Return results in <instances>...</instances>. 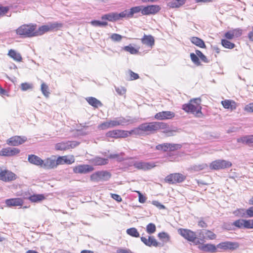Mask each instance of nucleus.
<instances>
[{"instance_id":"1","label":"nucleus","mask_w":253,"mask_h":253,"mask_svg":"<svg viewBox=\"0 0 253 253\" xmlns=\"http://www.w3.org/2000/svg\"><path fill=\"white\" fill-rule=\"evenodd\" d=\"M157 129H160L166 136H173L179 132L176 127H134L129 131L121 129L110 131L106 133V136L112 138L126 137L128 135L141 136L148 135Z\"/></svg>"},{"instance_id":"2","label":"nucleus","mask_w":253,"mask_h":253,"mask_svg":"<svg viewBox=\"0 0 253 253\" xmlns=\"http://www.w3.org/2000/svg\"><path fill=\"white\" fill-rule=\"evenodd\" d=\"M201 100L200 98L191 99L188 103L182 105V109L185 112L200 117L202 116L201 106Z\"/></svg>"},{"instance_id":"3","label":"nucleus","mask_w":253,"mask_h":253,"mask_svg":"<svg viewBox=\"0 0 253 253\" xmlns=\"http://www.w3.org/2000/svg\"><path fill=\"white\" fill-rule=\"evenodd\" d=\"M178 233L184 238L192 242L196 245L201 243L199 238L197 237L196 233L189 229L180 228L178 230Z\"/></svg>"},{"instance_id":"4","label":"nucleus","mask_w":253,"mask_h":253,"mask_svg":"<svg viewBox=\"0 0 253 253\" xmlns=\"http://www.w3.org/2000/svg\"><path fill=\"white\" fill-rule=\"evenodd\" d=\"M36 26L23 25L20 26L16 30V34L21 36L32 37L35 36Z\"/></svg>"},{"instance_id":"5","label":"nucleus","mask_w":253,"mask_h":253,"mask_svg":"<svg viewBox=\"0 0 253 253\" xmlns=\"http://www.w3.org/2000/svg\"><path fill=\"white\" fill-rule=\"evenodd\" d=\"M232 166V163L230 161L224 160H217L212 162L210 165L211 169L219 170L229 168Z\"/></svg>"},{"instance_id":"6","label":"nucleus","mask_w":253,"mask_h":253,"mask_svg":"<svg viewBox=\"0 0 253 253\" xmlns=\"http://www.w3.org/2000/svg\"><path fill=\"white\" fill-rule=\"evenodd\" d=\"M80 143L73 141H65L57 143L55 145V149L57 151H66L70 149H73L79 145Z\"/></svg>"},{"instance_id":"7","label":"nucleus","mask_w":253,"mask_h":253,"mask_svg":"<svg viewBox=\"0 0 253 253\" xmlns=\"http://www.w3.org/2000/svg\"><path fill=\"white\" fill-rule=\"evenodd\" d=\"M111 177V174L107 171L96 172L90 176V179L93 181L99 182L108 180Z\"/></svg>"},{"instance_id":"8","label":"nucleus","mask_w":253,"mask_h":253,"mask_svg":"<svg viewBox=\"0 0 253 253\" xmlns=\"http://www.w3.org/2000/svg\"><path fill=\"white\" fill-rule=\"evenodd\" d=\"M125 18L123 11L120 13L110 12L101 16L103 20H107L110 22H115Z\"/></svg>"},{"instance_id":"9","label":"nucleus","mask_w":253,"mask_h":253,"mask_svg":"<svg viewBox=\"0 0 253 253\" xmlns=\"http://www.w3.org/2000/svg\"><path fill=\"white\" fill-rule=\"evenodd\" d=\"M185 176L179 173L170 174L165 178V181L170 184L180 183L185 179Z\"/></svg>"},{"instance_id":"10","label":"nucleus","mask_w":253,"mask_h":253,"mask_svg":"<svg viewBox=\"0 0 253 253\" xmlns=\"http://www.w3.org/2000/svg\"><path fill=\"white\" fill-rule=\"evenodd\" d=\"M127 121L124 118H116L113 120L107 121L101 124L99 126H117L127 125Z\"/></svg>"},{"instance_id":"11","label":"nucleus","mask_w":253,"mask_h":253,"mask_svg":"<svg viewBox=\"0 0 253 253\" xmlns=\"http://www.w3.org/2000/svg\"><path fill=\"white\" fill-rule=\"evenodd\" d=\"M16 175L8 170H1L0 171V180L4 182H10L16 179Z\"/></svg>"},{"instance_id":"12","label":"nucleus","mask_w":253,"mask_h":253,"mask_svg":"<svg viewBox=\"0 0 253 253\" xmlns=\"http://www.w3.org/2000/svg\"><path fill=\"white\" fill-rule=\"evenodd\" d=\"M200 237V241L204 242L205 240H214L216 238V235L212 231L209 230H200L198 234Z\"/></svg>"},{"instance_id":"13","label":"nucleus","mask_w":253,"mask_h":253,"mask_svg":"<svg viewBox=\"0 0 253 253\" xmlns=\"http://www.w3.org/2000/svg\"><path fill=\"white\" fill-rule=\"evenodd\" d=\"M143 10V6H136L131 7L128 9H126L123 11L125 18L130 19L133 17L135 14H137L140 12L142 13Z\"/></svg>"},{"instance_id":"14","label":"nucleus","mask_w":253,"mask_h":253,"mask_svg":"<svg viewBox=\"0 0 253 253\" xmlns=\"http://www.w3.org/2000/svg\"><path fill=\"white\" fill-rule=\"evenodd\" d=\"M239 244L237 242L226 241L217 245V248L224 250H234L238 248Z\"/></svg>"},{"instance_id":"15","label":"nucleus","mask_w":253,"mask_h":253,"mask_svg":"<svg viewBox=\"0 0 253 253\" xmlns=\"http://www.w3.org/2000/svg\"><path fill=\"white\" fill-rule=\"evenodd\" d=\"M133 166L135 168L143 170H149L156 167V165L153 162H145L142 161L135 162Z\"/></svg>"},{"instance_id":"16","label":"nucleus","mask_w":253,"mask_h":253,"mask_svg":"<svg viewBox=\"0 0 253 253\" xmlns=\"http://www.w3.org/2000/svg\"><path fill=\"white\" fill-rule=\"evenodd\" d=\"M26 140L27 138L25 136H14L8 139L6 143L9 145L15 146L23 143Z\"/></svg>"},{"instance_id":"17","label":"nucleus","mask_w":253,"mask_h":253,"mask_svg":"<svg viewBox=\"0 0 253 253\" xmlns=\"http://www.w3.org/2000/svg\"><path fill=\"white\" fill-rule=\"evenodd\" d=\"M161 9V7L157 5H151L147 6H143V10L142 14L147 15L150 14H155L158 13Z\"/></svg>"},{"instance_id":"18","label":"nucleus","mask_w":253,"mask_h":253,"mask_svg":"<svg viewBox=\"0 0 253 253\" xmlns=\"http://www.w3.org/2000/svg\"><path fill=\"white\" fill-rule=\"evenodd\" d=\"M93 169V168L88 165H80L73 168V171L76 173H87Z\"/></svg>"},{"instance_id":"19","label":"nucleus","mask_w":253,"mask_h":253,"mask_svg":"<svg viewBox=\"0 0 253 253\" xmlns=\"http://www.w3.org/2000/svg\"><path fill=\"white\" fill-rule=\"evenodd\" d=\"M20 151V150L16 148L7 147L3 148L0 151V156H12L19 154Z\"/></svg>"},{"instance_id":"20","label":"nucleus","mask_w":253,"mask_h":253,"mask_svg":"<svg viewBox=\"0 0 253 253\" xmlns=\"http://www.w3.org/2000/svg\"><path fill=\"white\" fill-rule=\"evenodd\" d=\"M140 239L141 241L146 246H147L148 247L153 246L155 247H157L158 246H163L161 243L157 241L156 239L153 236H149L148 239H147L145 237H141Z\"/></svg>"},{"instance_id":"21","label":"nucleus","mask_w":253,"mask_h":253,"mask_svg":"<svg viewBox=\"0 0 253 253\" xmlns=\"http://www.w3.org/2000/svg\"><path fill=\"white\" fill-rule=\"evenodd\" d=\"M75 162V159L73 156L69 158L67 156H59L56 159V164L57 166L64 164L70 165Z\"/></svg>"},{"instance_id":"22","label":"nucleus","mask_w":253,"mask_h":253,"mask_svg":"<svg viewBox=\"0 0 253 253\" xmlns=\"http://www.w3.org/2000/svg\"><path fill=\"white\" fill-rule=\"evenodd\" d=\"M201 245L198 247L200 250L203 252L210 253H215L217 252V246H215L214 245L211 244H203L204 242L201 241Z\"/></svg>"},{"instance_id":"23","label":"nucleus","mask_w":253,"mask_h":253,"mask_svg":"<svg viewBox=\"0 0 253 253\" xmlns=\"http://www.w3.org/2000/svg\"><path fill=\"white\" fill-rule=\"evenodd\" d=\"M174 117V113L171 111H162L157 113L155 118L158 120L170 119Z\"/></svg>"},{"instance_id":"24","label":"nucleus","mask_w":253,"mask_h":253,"mask_svg":"<svg viewBox=\"0 0 253 253\" xmlns=\"http://www.w3.org/2000/svg\"><path fill=\"white\" fill-rule=\"evenodd\" d=\"M5 204L7 207L22 206L24 203L23 200L21 198H11L5 200Z\"/></svg>"},{"instance_id":"25","label":"nucleus","mask_w":253,"mask_h":253,"mask_svg":"<svg viewBox=\"0 0 253 253\" xmlns=\"http://www.w3.org/2000/svg\"><path fill=\"white\" fill-rule=\"evenodd\" d=\"M57 166L56 164V160L51 158H47L43 160L42 168L45 169H51L56 168Z\"/></svg>"},{"instance_id":"26","label":"nucleus","mask_w":253,"mask_h":253,"mask_svg":"<svg viewBox=\"0 0 253 253\" xmlns=\"http://www.w3.org/2000/svg\"><path fill=\"white\" fill-rule=\"evenodd\" d=\"M28 161L31 164L41 167H42L43 162V160L39 157L33 154L28 155Z\"/></svg>"},{"instance_id":"27","label":"nucleus","mask_w":253,"mask_h":253,"mask_svg":"<svg viewBox=\"0 0 253 253\" xmlns=\"http://www.w3.org/2000/svg\"><path fill=\"white\" fill-rule=\"evenodd\" d=\"M141 42L151 48L154 45L155 40L153 36L151 35H144L143 37L141 39Z\"/></svg>"},{"instance_id":"28","label":"nucleus","mask_w":253,"mask_h":253,"mask_svg":"<svg viewBox=\"0 0 253 253\" xmlns=\"http://www.w3.org/2000/svg\"><path fill=\"white\" fill-rule=\"evenodd\" d=\"M237 142L243 144L253 146V135H246L237 139Z\"/></svg>"},{"instance_id":"29","label":"nucleus","mask_w":253,"mask_h":253,"mask_svg":"<svg viewBox=\"0 0 253 253\" xmlns=\"http://www.w3.org/2000/svg\"><path fill=\"white\" fill-rule=\"evenodd\" d=\"M85 100L90 105L95 108H98L103 105L102 103L99 100L93 97H86Z\"/></svg>"},{"instance_id":"30","label":"nucleus","mask_w":253,"mask_h":253,"mask_svg":"<svg viewBox=\"0 0 253 253\" xmlns=\"http://www.w3.org/2000/svg\"><path fill=\"white\" fill-rule=\"evenodd\" d=\"M8 55L17 62H21L22 60L21 54L14 49H10Z\"/></svg>"},{"instance_id":"31","label":"nucleus","mask_w":253,"mask_h":253,"mask_svg":"<svg viewBox=\"0 0 253 253\" xmlns=\"http://www.w3.org/2000/svg\"><path fill=\"white\" fill-rule=\"evenodd\" d=\"M221 104L223 107L225 109L233 110L236 108V103L233 101L230 100H225L221 101Z\"/></svg>"},{"instance_id":"32","label":"nucleus","mask_w":253,"mask_h":253,"mask_svg":"<svg viewBox=\"0 0 253 253\" xmlns=\"http://www.w3.org/2000/svg\"><path fill=\"white\" fill-rule=\"evenodd\" d=\"M186 0H171L168 6L171 8H178L185 4Z\"/></svg>"},{"instance_id":"33","label":"nucleus","mask_w":253,"mask_h":253,"mask_svg":"<svg viewBox=\"0 0 253 253\" xmlns=\"http://www.w3.org/2000/svg\"><path fill=\"white\" fill-rule=\"evenodd\" d=\"M92 164L95 166L104 165L108 163V160L107 159H104L100 157H95L91 160Z\"/></svg>"},{"instance_id":"34","label":"nucleus","mask_w":253,"mask_h":253,"mask_svg":"<svg viewBox=\"0 0 253 253\" xmlns=\"http://www.w3.org/2000/svg\"><path fill=\"white\" fill-rule=\"evenodd\" d=\"M50 31L48 24L39 28L38 30H35V36L42 35L45 33Z\"/></svg>"},{"instance_id":"35","label":"nucleus","mask_w":253,"mask_h":253,"mask_svg":"<svg viewBox=\"0 0 253 253\" xmlns=\"http://www.w3.org/2000/svg\"><path fill=\"white\" fill-rule=\"evenodd\" d=\"M190 41L192 43L201 48L206 47V45L204 43V42L202 39L198 37H192L190 39Z\"/></svg>"},{"instance_id":"36","label":"nucleus","mask_w":253,"mask_h":253,"mask_svg":"<svg viewBox=\"0 0 253 253\" xmlns=\"http://www.w3.org/2000/svg\"><path fill=\"white\" fill-rule=\"evenodd\" d=\"M45 199L43 194H34L29 197V199L32 202H38L42 201Z\"/></svg>"},{"instance_id":"37","label":"nucleus","mask_w":253,"mask_h":253,"mask_svg":"<svg viewBox=\"0 0 253 253\" xmlns=\"http://www.w3.org/2000/svg\"><path fill=\"white\" fill-rule=\"evenodd\" d=\"M126 232L128 235L133 237L138 238L140 236V234L137 229L134 227L127 229Z\"/></svg>"},{"instance_id":"38","label":"nucleus","mask_w":253,"mask_h":253,"mask_svg":"<svg viewBox=\"0 0 253 253\" xmlns=\"http://www.w3.org/2000/svg\"><path fill=\"white\" fill-rule=\"evenodd\" d=\"M50 31L57 30L63 27V24L57 22L48 23Z\"/></svg>"},{"instance_id":"39","label":"nucleus","mask_w":253,"mask_h":253,"mask_svg":"<svg viewBox=\"0 0 253 253\" xmlns=\"http://www.w3.org/2000/svg\"><path fill=\"white\" fill-rule=\"evenodd\" d=\"M233 225L239 228H246V219H240L235 221Z\"/></svg>"},{"instance_id":"40","label":"nucleus","mask_w":253,"mask_h":253,"mask_svg":"<svg viewBox=\"0 0 253 253\" xmlns=\"http://www.w3.org/2000/svg\"><path fill=\"white\" fill-rule=\"evenodd\" d=\"M221 44L225 48L228 49H232L235 46L234 43L224 39L221 40Z\"/></svg>"},{"instance_id":"41","label":"nucleus","mask_w":253,"mask_h":253,"mask_svg":"<svg viewBox=\"0 0 253 253\" xmlns=\"http://www.w3.org/2000/svg\"><path fill=\"white\" fill-rule=\"evenodd\" d=\"M158 237L160 239L166 243L168 242L170 239L169 235L166 232L159 233L158 235Z\"/></svg>"},{"instance_id":"42","label":"nucleus","mask_w":253,"mask_h":253,"mask_svg":"<svg viewBox=\"0 0 253 253\" xmlns=\"http://www.w3.org/2000/svg\"><path fill=\"white\" fill-rule=\"evenodd\" d=\"M85 127L82 128L81 129H74L73 131V134L72 135L74 137H79L82 135L86 134V132L84 129Z\"/></svg>"},{"instance_id":"43","label":"nucleus","mask_w":253,"mask_h":253,"mask_svg":"<svg viewBox=\"0 0 253 253\" xmlns=\"http://www.w3.org/2000/svg\"><path fill=\"white\" fill-rule=\"evenodd\" d=\"M90 24L95 27H104L108 25V22L104 21L92 20L90 22Z\"/></svg>"},{"instance_id":"44","label":"nucleus","mask_w":253,"mask_h":253,"mask_svg":"<svg viewBox=\"0 0 253 253\" xmlns=\"http://www.w3.org/2000/svg\"><path fill=\"white\" fill-rule=\"evenodd\" d=\"M41 91L42 93V94L44 95V96L46 97H48L49 96V92L48 91V85L45 84V83H43L41 84Z\"/></svg>"},{"instance_id":"45","label":"nucleus","mask_w":253,"mask_h":253,"mask_svg":"<svg viewBox=\"0 0 253 253\" xmlns=\"http://www.w3.org/2000/svg\"><path fill=\"white\" fill-rule=\"evenodd\" d=\"M156 227L154 223H149L146 226V231L149 234H152L155 232Z\"/></svg>"},{"instance_id":"46","label":"nucleus","mask_w":253,"mask_h":253,"mask_svg":"<svg viewBox=\"0 0 253 253\" xmlns=\"http://www.w3.org/2000/svg\"><path fill=\"white\" fill-rule=\"evenodd\" d=\"M234 213L239 217H246V210L244 209H238L234 212Z\"/></svg>"},{"instance_id":"47","label":"nucleus","mask_w":253,"mask_h":253,"mask_svg":"<svg viewBox=\"0 0 253 253\" xmlns=\"http://www.w3.org/2000/svg\"><path fill=\"white\" fill-rule=\"evenodd\" d=\"M124 50L132 54H135L138 52V50L131 45L125 46Z\"/></svg>"},{"instance_id":"48","label":"nucleus","mask_w":253,"mask_h":253,"mask_svg":"<svg viewBox=\"0 0 253 253\" xmlns=\"http://www.w3.org/2000/svg\"><path fill=\"white\" fill-rule=\"evenodd\" d=\"M169 144L168 143L159 144L156 146V149L159 151L166 152L168 150Z\"/></svg>"},{"instance_id":"49","label":"nucleus","mask_w":253,"mask_h":253,"mask_svg":"<svg viewBox=\"0 0 253 253\" xmlns=\"http://www.w3.org/2000/svg\"><path fill=\"white\" fill-rule=\"evenodd\" d=\"M127 74L129 77V78L128 80L130 81L136 80L138 79L139 77L138 74L133 72V71L130 70L127 72Z\"/></svg>"},{"instance_id":"50","label":"nucleus","mask_w":253,"mask_h":253,"mask_svg":"<svg viewBox=\"0 0 253 253\" xmlns=\"http://www.w3.org/2000/svg\"><path fill=\"white\" fill-rule=\"evenodd\" d=\"M190 57L192 61V62L197 65H200V62L199 59V57H198L197 55L194 53H191L190 54Z\"/></svg>"},{"instance_id":"51","label":"nucleus","mask_w":253,"mask_h":253,"mask_svg":"<svg viewBox=\"0 0 253 253\" xmlns=\"http://www.w3.org/2000/svg\"><path fill=\"white\" fill-rule=\"evenodd\" d=\"M33 86L31 84L24 83L21 84V88L23 91H26L29 89H32Z\"/></svg>"},{"instance_id":"52","label":"nucleus","mask_w":253,"mask_h":253,"mask_svg":"<svg viewBox=\"0 0 253 253\" xmlns=\"http://www.w3.org/2000/svg\"><path fill=\"white\" fill-rule=\"evenodd\" d=\"M196 53L198 57L200 58L202 61L205 63L208 62V60L206 56L204 54H203V53L201 51L199 50H196Z\"/></svg>"},{"instance_id":"53","label":"nucleus","mask_w":253,"mask_h":253,"mask_svg":"<svg viewBox=\"0 0 253 253\" xmlns=\"http://www.w3.org/2000/svg\"><path fill=\"white\" fill-rule=\"evenodd\" d=\"M168 149L170 151H174L180 149L181 147L180 144L169 143Z\"/></svg>"},{"instance_id":"54","label":"nucleus","mask_w":253,"mask_h":253,"mask_svg":"<svg viewBox=\"0 0 253 253\" xmlns=\"http://www.w3.org/2000/svg\"><path fill=\"white\" fill-rule=\"evenodd\" d=\"M9 10L8 6H0V17L5 15Z\"/></svg>"},{"instance_id":"55","label":"nucleus","mask_w":253,"mask_h":253,"mask_svg":"<svg viewBox=\"0 0 253 253\" xmlns=\"http://www.w3.org/2000/svg\"><path fill=\"white\" fill-rule=\"evenodd\" d=\"M110 38L113 41L119 42L122 40V37L121 35L118 34H113Z\"/></svg>"},{"instance_id":"56","label":"nucleus","mask_w":253,"mask_h":253,"mask_svg":"<svg viewBox=\"0 0 253 253\" xmlns=\"http://www.w3.org/2000/svg\"><path fill=\"white\" fill-rule=\"evenodd\" d=\"M115 89L116 92L120 95H123L126 92V89L123 86L116 87Z\"/></svg>"},{"instance_id":"57","label":"nucleus","mask_w":253,"mask_h":253,"mask_svg":"<svg viewBox=\"0 0 253 253\" xmlns=\"http://www.w3.org/2000/svg\"><path fill=\"white\" fill-rule=\"evenodd\" d=\"M244 111L249 113H253V103L246 105L245 106Z\"/></svg>"},{"instance_id":"58","label":"nucleus","mask_w":253,"mask_h":253,"mask_svg":"<svg viewBox=\"0 0 253 253\" xmlns=\"http://www.w3.org/2000/svg\"><path fill=\"white\" fill-rule=\"evenodd\" d=\"M246 228L253 229V219L246 220Z\"/></svg>"},{"instance_id":"59","label":"nucleus","mask_w":253,"mask_h":253,"mask_svg":"<svg viewBox=\"0 0 253 253\" xmlns=\"http://www.w3.org/2000/svg\"><path fill=\"white\" fill-rule=\"evenodd\" d=\"M234 35V38H238L242 35V30L239 29H234L232 30Z\"/></svg>"},{"instance_id":"60","label":"nucleus","mask_w":253,"mask_h":253,"mask_svg":"<svg viewBox=\"0 0 253 253\" xmlns=\"http://www.w3.org/2000/svg\"><path fill=\"white\" fill-rule=\"evenodd\" d=\"M253 217V207H251L248 209L246 210V217Z\"/></svg>"},{"instance_id":"61","label":"nucleus","mask_w":253,"mask_h":253,"mask_svg":"<svg viewBox=\"0 0 253 253\" xmlns=\"http://www.w3.org/2000/svg\"><path fill=\"white\" fill-rule=\"evenodd\" d=\"M152 204L157 207L158 208H159L160 210L164 209H165V207L161 204L160 202L157 201H153L152 202Z\"/></svg>"},{"instance_id":"62","label":"nucleus","mask_w":253,"mask_h":253,"mask_svg":"<svg viewBox=\"0 0 253 253\" xmlns=\"http://www.w3.org/2000/svg\"><path fill=\"white\" fill-rule=\"evenodd\" d=\"M139 196V202L141 203H144L146 202V198L143 196L139 191H137Z\"/></svg>"},{"instance_id":"63","label":"nucleus","mask_w":253,"mask_h":253,"mask_svg":"<svg viewBox=\"0 0 253 253\" xmlns=\"http://www.w3.org/2000/svg\"><path fill=\"white\" fill-rule=\"evenodd\" d=\"M224 36L226 39H229V40H231V39H233V38H234L232 31H229L226 32Z\"/></svg>"},{"instance_id":"64","label":"nucleus","mask_w":253,"mask_h":253,"mask_svg":"<svg viewBox=\"0 0 253 253\" xmlns=\"http://www.w3.org/2000/svg\"><path fill=\"white\" fill-rule=\"evenodd\" d=\"M117 253H132L128 249H120L117 251Z\"/></svg>"}]
</instances>
